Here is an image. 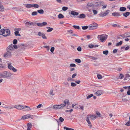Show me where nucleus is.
<instances>
[{
    "instance_id": "nucleus-2",
    "label": "nucleus",
    "mask_w": 130,
    "mask_h": 130,
    "mask_svg": "<svg viewBox=\"0 0 130 130\" xmlns=\"http://www.w3.org/2000/svg\"><path fill=\"white\" fill-rule=\"evenodd\" d=\"M64 104H62L60 105H58L60 109H62L63 107H64L67 104L68 105H69L70 103L69 102V100L68 99L65 100L64 101Z\"/></svg>"
},
{
    "instance_id": "nucleus-33",
    "label": "nucleus",
    "mask_w": 130,
    "mask_h": 130,
    "mask_svg": "<svg viewBox=\"0 0 130 130\" xmlns=\"http://www.w3.org/2000/svg\"><path fill=\"white\" fill-rule=\"evenodd\" d=\"M111 25L112 26L114 27H117L118 28H120L121 27V26L120 25H117L116 24H112Z\"/></svg>"
},
{
    "instance_id": "nucleus-60",
    "label": "nucleus",
    "mask_w": 130,
    "mask_h": 130,
    "mask_svg": "<svg viewBox=\"0 0 130 130\" xmlns=\"http://www.w3.org/2000/svg\"><path fill=\"white\" fill-rule=\"evenodd\" d=\"M70 66L71 67H74L76 66V65L74 64L71 63L70 64Z\"/></svg>"
},
{
    "instance_id": "nucleus-44",
    "label": "nucleus",
    "mask_w": 130,
    "mask_h": 130,
    "mask_svg": "<svg viewBox=\"0 0 130 130\" xmlns=\"http://www.w3.org/2000/svg\"><path fill=\"white\" fill-rule=\"evenodd\" d=\"M88 28V26H86L82 27V29L83 30H86Z\"/></svg>"
},
{
    "instance_id": "nucleus-25",
    "label": "nucleus",
    "mask_w": 130,
    "mask_h": 130,
    "mask_svg": "<svg viewBox=\"0 0 130 130\" xmlns=\"http://www.w3.org/2000/svg\"><path fill=\"white\" fill-rule=\"evenodd\" d=\"M4 8L3 5L0 4V11L3 12L4 11Z\"/></svg>"
},
{
    "instance_id": "nucleus-47",
    "label": "nucleus",
    "mask_w": 130,
    "mask_h": 130,
    "mask_svg": "<svg viewBox=\"0 0 130 130\" xmlns=\"http://www.w3.org/2000/svg\"><path fill=\"white\" fill-rule=\"evenodd\" d=\"M68 8L67 7L64 6L62 7V10L64 11H65L67 10Z\"/></svg>"
},
{
    "instance_id": "nucleus-7",
    "label": "nucleus",
    "mask_w": 130,
    "mask_h": 130,
    "mask_svg": "<svg viewBox=\"0 0 130 130\" xmlns=\"http://www.w3.org/2000/svg\"><path fill=\"white\" fill-rule=\"evenodd\" d=\"M109 12V10H107L105 12L100 13L99 15L100 17H104L107 15Z\"/></svg>"
},
{
    "instance_id": "nucleus-13",
    "label": "nucleus",
    "mask_w": 130,
    "mask_h": 130,
    "mask_svg": "<svg viewBox=\"0 0 130 130\" xmlns=\"http://www.w3.org/2000/svg\"><path fill=\"white\" fill-rule=\"evenodd\" d=\"M121 15L119 12H113L112 14V15L113 17H119Z\"/></svg>"
},
{
    "instance_id": "nucleus-4",
    "label": "nucleus",
    "mask_w": 130,
    "mask_h": 130,
    "mask_svg": "<svg viewBox=\"0 0 130 130\" xmlns=\"http://www.w3.org/2000/svg\"><path fill=\"white\" fill-rule=\"evenodd\" d=\"M7 65L8 68L9 69L12 70V71L14 72L17 71V70L12 66L11 63H7Z\"/></svg>"
},
{
    "instance_id": "nucleus-37",
    "label": "nucleus",
    "mask_w": 130,
    "mask_h": 130,
    "mask_svg": "<svg viewBox=\"0 0 130 130\" xmlns=\"http://www.w3.org/2000/svg\"><path fill=\"white\" fill-rule=\"evenodd\" d=\"M24 23L25 24V25L26 26L28 27L29 26L30 24L29 22H24Z\"/></svg>"
},
{
    "instance_id": "nucleus-26",
    "label": "nucleus",
    "mask_w": 130,
    "mask_h": 130,
    "mask_svg": "<svg viewBox=\"0 0 130 130\" xmlns=\"http://www.w3.org/2000/svg\"><path fill=\"white\" fill-rule=\"evenodd\" d=\"M97 117L94 115H90V117H89V118L93 120H94Z\"/></svg>"
},
{
    "instance_id": "nucleus-19",
    "label": "nucleus",
    "mask_w": 130,
    "mask_h": 130,
    "mask_svg": "<svg viewBox=\"0 0 130 130\" xmlns=\"http://www.w3.org/2000/svg\"><path fill=\"white\" fill-rule=\"evenodd\" d=\"M130 14V13L129 12H127L123 14V15L126 18Z\"/></svg>"
},
{
    "instance_id": "nucleus-45",
    "label": "nucleus",
    "mask_w": 130,
    "mask_h": 130,
    "mask_svg": "<svg viewBox=\"0 0 130 130\" xmlns=\"http://www.w3.org/2000/svg\"><path fill=\"white\" fill-rule=\"evenodd\" d=\"M96 9H93L92 11L94 14H96L98 13V11L95 10Z\"/></svg>"
},
{
    "instance_id": "nucleus-59",
    "label": "nucleus",
    "mask_w": 130,
    "mask_h": 130,
    "mask_svg": "<svg viewBox=\"0 0 130 130\" xmlns=\"http://www.w3.org/2000/svg\"><path fill=\"white\" fill-rule=\"evenodd\" d=\"M12 46L13 48L17 49L18 48V46L17 45L15 44H14V45H12Z\"/></svg>"
},
{
    "instance_id": "nucleus-14",
    "label": "nucleus",
    "mask_w": 130,
    "mask_h": 130,
    "mask_svg": "<svg viewBox=\"0 0 130 130\" xmlns=\"http://www.w3.org/2000/svg\"><path fill=\"white\" fill-rule=\"evenodd\" d=\"M30 115L29 114H27L23 116L22 118L21 119L24 120L30 118Z\"/></svg>"
},
{
    "instance_id": "nucleus-53",
    "label": "nucleus",
    "mask_w": 130,
    "mask_h": 130,
    "mask_svg": "<svg viewBox=\"0 0 130 130\" xmlns=\"http://www.w3.org/2000/svg\"><path fill=\"white\" fill-rule=\"evenodd\" d=\"M120 75L119 76L120 79H122L124 77V75H123V74H120Z\"/></svg>"
},
{
    "instance_id": "nucleus-24",
    "label": "nucleus",
    "mask_w": 130,
    "mask_h": 130,
    "mask_svg": "<svg viewBox=\"0 0 130 130\" xmlns=\"http://www.w3.org/2000/svg\"><path fill=\"white\" fill-rule=\"evenodd\" d=\"M24 109L25 108H27V109H25L24 110L26 111H29L31 109L29 107L26 106H24Z\"/></svg>"
},
{
    "instance_id": "nucleus-56",
    "label": "nucleus",
    "mask_w": 130,
    "mask_h": 130,
    "mask_svg": "<svg viewBox=\"0 0 130 130\" xmlns=\"http://www.w3.org/2000/svg\"><path fill=\"white\" fill-rule=\"evenodd\" d=\"M97 77L99 79H101L102 78V77L101 75L100 74L97 75Z\"/></svg>"
},
{
    "instance_id": "nucleus-57",
    "label": "nucleus",
    "mask_w": 130,
    "mask_h": 130,
    "mask_svg": "<svg viewBox=\"0 0 130 130\" xmlns=\"http://www.w3.org/2000/svg\"><path fill=\"white\" fill-rule=\"evenodd\" d=\"M53 91L52 90H51L50 92V94L51 95H55V94L53 93Z\"/></svg>"
},
{
    "instance_id": "nucleus-34",
    "label": "nucleus",
    "mask_w": 130,
    "mask_h": 130,
    "mask_svg": "<svg viewBox=\"0 0 130 130\" xmlns=\"http://www.w3.org/2000/svg\"><path fill=\"white\" fill-rule=\"evenodd\" d=\"M64 17V16L61 14L60 13L58 15V18L59 19L63 18Z\"/></svg>"
},
{
    "instance_id": "nucleus-29",
    "label": "nucleus",
    "mask_w": 130,
    "mask_h": 130,
    "mask_svg": "<svg viewBox=\"0 0 130 130\" xmlns=\"http://www.w3.org/2000/svg\"><path fill=\"white\" fill-rule=\"evenodd\" d=\"M122 41H121L117 43L116 44L115 46H118L121 45H122Z\"/></svg>"
},
{
    "instance_id": "nucleus-17",
    "label": "nucleus",
    "mask_w": 130,
    "mask_h": 130,
    "mask_svg": "<svg viewBox=\"0 0 130 130\" xmlns=\"http://www.w3.org/2000/svg\"><path fill=\"white\" fill-rule=\"evenodd\" d=\"M102 91L101 90L98 91L95 93L96 95L97 96L100 95L102 94Z\"/></svg>"
},
{
    "instance_id": "nucleus-54",
    "label": "nucleus",
    "mask_w": 130,
    "mask_h": 130,
    "mask_svg": "<svg viewBox=\"0 0 130 130\" xmlns=\"http://www.w3.org/2000/svg\"><path fill=\"white\" fill-rule=\"evenodd\" d=\"M42 26H45L47 25V23L46 22H44L43 23H41Z\"/></svg>"
},
{
    "instance_id": "nucleus-49",
    "label": "nucleus",
    "mask_w": 130,
    "mask_h": 130,
    "mask_svg": "<svg viewBox=\"0 0 130 130\" xmlns=\"http://www.w3.org/2000/svg\"><path fill=\"white\" fill-rule=\"evenodd\" d=\"M41 36L43 39H47L46 37L45 36V34L43 33V34Z\"/></svg>"
},
{
    "instance_id": "nucleus-51",
    "label": "nucleus",
    "mask_w": 130,
    "mask_h": 130,
    "mask_svg": "<svg viewBox=\"0 0 130 130\" xmlns=\"http://www.w3.org/2000/svg\"><path fill=\"white\" fill-rule=\"evenodd\" d=\"M90 59L93 60H96L98 59V58L96 57H95L94 56H91Z\"/></svg>"
},
{
    "instance_id": "nucleus-43",
    "label": "nucleus",
    "mask_w": 130,
    "mask_h": 130,
    "mask_svg": "<svg viewBox=\"0 0 130 130\" xmlns=\"http://www.w3.org/2000/svg\"><path fill=\"white\" fill-rule=\"evenodd\" d=\"M89 117H87V118L86 119V121L89 124H91V122L89 120Z\"/></svg>"
},
{
    "instance_id": "nucleus-15",
    "label": "nucleus",
    "mask_w": 130,
    "mask_h": 130,
    "mask_svg": "<svg viewBox=\"0 0 130 130\" xmlns=\"http://www.w3.org/2000/svg\"><path fill=\"white\" fill-rule=\"evenodd\" d=\"M71 14V15H73V16H77L78 15V13L74 11H72L70 13H69V14Z\"/></svg>"
},
{
    "instance_id": "nucleus-10",
    "label": "nucleus",
    "mask_w": 130,
    "mask_h": 130,
    "mask_svg": "<svg viewBox=\"0 0 130 130\" xmlns=\"http://www.w3.org/2000/svg\"><path fill=\"white\" fill-rule=\"evenodd\" d=\"M10 30L8 29H4V32L3 36L6 37L10 35Z\"/></svg>"
},
{
    "instance_id": "nucleus-41",
    "label": "nucleus",
    "mask_w": 130,
    "mask_h": 130,
    "mask_svg": "<svg viewBox=\"0 0 130 130\" xmlns=\"http://www.w3.org/2000/svg\"><path fill=\"white\" fill-rule=\"evenodd\" d=\"M75 61L76 62L78 63H79L81 62L80 60L79 59H75Z\"/></svg>"
},
{
    "instance_id": "nucleus-55",
    "label": "nucleus",
    "mask_w": 130,
    "mask_h": 130,
    "mask_svg": "<svg viewBox=\"0 0 130 130\" xmlns=\"http://www.w3.org/2000/svg\"><path fill=\"white\" fill-rule=\"evenodd\" d=\"M59 120L61 122H63L64 120V119L61 117H60L59 118Z\"/></svg>"
},
{
    "instance_id": "nucleus-42",
    "label": "nucleus",
    "mask_w": 130,
    "mask_h": 130,
    "mask_svg": "<svg viewBox=\"0 0 130 130\" xmlns=\"http://www.w3.org/2000/svg\"><path fill=\"white\" fill-rule=\"evenodd\" d=\"M37 14L38 13L37 11H34L32 12L31 14L32 16H35L37 15Z\"/></svg>"
},
{
    "instance_id": "nucleus-23",
    "label": "nucleus",
    "mask_w": 130,
    "mask_h": 130,
    "mask_svg": "<svg viewBox=\"0 0 130 130\" xmlns=\"http://www.w3.org/2000/svg\"><path fill=\"white\" fill-rule=\"evenodd\" d=\"M46 28L48 29V30H46V31L47 32H51L53 29V28H51L50 27H47Z\"/></svg>"
},
{
    "instance_id": "nucleus-9",
    "label": "nucleus",
    "mask_w": 130,
    "mask_h": 130,
    "mask_svg": "<svg viewBox=\"0 0 130 130\" xmlns=\"http://www.w3.org/2000/svg\"><path fill=\"white\" fill-rule=\"evenodd\" d=\"M3 78H7L10 76L12 75L11 73L8 72H5L3 74Z\"/></svg>"
},
{
    "instance_id": "nucleus-52",
    "label": "nucleus",
    "mask_w": 130,
    "mask_h": 130,
    "mask_svg": "<svg viewBox=\"0 0 130 130\" xmlns=\"http://www.w3.org/2000/svg\"><path fill=\"white\" fill-rule=\"evenodd\" d=\"M17 42V40L16 39H14L13 40V44H16Z\"/></svg>"
},
{
    "instance_id": "nucleus-5",
    "label": "nucleus",
    "mask_w": 130,
    "mask_h": 130,
    "mask_svg": "<svg viewBox=\"0 0 130 130\" xmlns=\"http://www.w3.org/2000/svg\"><path fill=\"white\" fill-rule=\"evenodd\" d=\"M24 106H22L19 105H16L14 106H12L10 107V108H16L18 110H22L24 109Z\"/></svg>"
},
{
    "instance_id": "nucleus-64",
    "label": "nucleus",
    "mask_w": 130,
    "mask_h": 130,
    "mask_svg": "<svg viewBox=\"0 0 130 130\" xmlns=\"http://www.w3.org/2000/svg\"><path fill=\"white\" fill-rule=\"evenodd\" d=\"M37 25L38 26L40 27H42V25L41 23H38L37 24Z\"/></svg>"
},
{
    "instance_id": "nucleus-63",
    "label": "nucleus",
    "mask_w": 130,
    "mask_h": 130,
    "mask_svg": "<svg viewBox=\"0 0 130 130\" xmlns=\"http://www.w3.org/2000/svg\"><path fill=\"white\" fill-rule=\"evenodd\" d=\"M42 34L43 33L40 32H38V35L39 36H41Z\"/></svg>"
},
{
    "instance_id": "nucleus-31",
    "label": "nucleus",
    "mask_w": 130,
    "mask_h": 130,
    "mask_svg": "<svg viewBox=\"0 0 130 130\" xmlns=\"http://www.w3.org/2000/svg\"><path fill=\"white\" fill-rule=\"evenodd\" d=\"M73 78H71V77H69L67 79V80L68 82H73L74 81V79H72Z\"/></svg>"
},
{
    "instance_id": "nucleus-22",
    "label": "nucleus",
    "mask_w": 130,
    "mask_h": 130,
    "mask_svg": "<svg viewBox=\"0 0 130 130\" xmlns=\"http://www.w3.org/2000/svg\"><path fill=\"white\" fill-rule=\"evenodd\" d=\"M27 126L28 127L27 130H31L30 128L32 127V124L30 123H28L27 124Z\"/></svg>"
},
{
    "instance_id": "nucleus-8",
    "label": "nucleus",
    "mask_w": 130,
    "mask_h": 130,
    "mask_svg": "<svg viewBox=\"0 0 130 130\" xmlns=\"http://www.w3.org/2000/svg\"><path fill=\"white\" fill-rule=\"evenodd\" d=\"M11 55V52L10 51H7V52L5 53L4 54L3 56L5 58H7L10 57Z\"/></svg>"
},
{
    "instance_id": "nucleus-11",
    "label": "nucleus",
    "mask_w": 130,
    "mask_h": 130,
    "mask_svg": "<svg viewBox=\"0 0 130 130\" xmlns=\"http://www.w3.org/2000/svg\"><path fill=\"white\" fill-rule=\"evenodd\" d=\"M13 50L14 48L12 46V44L9 45L7 48V51H10L11 52Z\"/></svg>"
},
{
    "instance_id": "nucleus-48",
    "label": "nucleus",
    "mask_w": 130,
    "mask_h": 130,
    "mask_svg": "<svg viewBox=\"0 0 130 130\" xmlns=\"http://www.w3.org/2000/svg\"><path fill=\"white\" fill-rule=\"evenodd\" d=\"M76 85V83H74L73 82L71 83V86L72 87H75Z\"/></svg>"
},
{
    "instance_id": "nucleus-36",
    "label": "nucleus",
    "mask_w": 130,
    "mask_h": 130,
    "mask_svg": "<svg viewBox=\"0 0 130 130\" xmlns=\"http://www.w3.org/2000/svg\"><path fill=\"white\" fill-rule=\"evenodd\" d=\"M64 129L66 130H74L73 129L68 128L67 127H64Z\"/></svg>"
},
{
    "instance_id": "nucleus-38",
    "label": "nucleus",
    "mask_w": 130,
    "mask_h": 130,
    "mask_svg": "<svg viewBox=\"0 0 130 130\" xmlns=\"http://www.w3.org/2000/svg\"><path fill=\"white\" fill-rule=\"evenodd\" d=\"M108 53V50H106L105 51H104L103 52V53L105 55H107Z\"/></svg>"
},
{
    "instance_id": "nucleus-16",
    "label": "nucleus",
    "mask_w": 130,
    "mask_h": 130,
    "mask_svg": "<svg viewBox=\"0 0 130 130\" xmlns=\"http://www.w3.org/2000/svg\"><path fill=\"white\" fill-rule=\"evenodd\" d=\"M98 46V45H94L93 44H90L88 45V47L90 48H93V47H96Z\"/></svg>"
},
{
    "instance_id": "nucleus-50",
    "label": "nucleus",
    "mask_w": 130,
    "mask_h": 130,
    "mask_svg": "<svg viewBox=\"0 0 130 130\" xmlns=\"http://www.w3.org/2000/svg\"><path fill=\"white\" fill-rule=\"evenodd\" d=\"M55 49V48L53 47H52L51 48V49L50 50V51L52 53H53Z\"/></svg>"
},
{
    "instance_id": "nucleus-39",
    "label": "nucleus",
    "mask_w": 130,
    "mask_h": 130,
    "mask_svg": "<svg viewBox=\"0 0 130 130\" xmlns=\"http://www.w3.org/2000/svg\"><path fill=\"white\" fill-rule=\"evenodd\" d=\"M73 27L75 29H80V27L79 26L74 25L73 26Z\"/></svg>"
},
{
    "instance_id": "nucleus-46",
    "label": "nucleus",
    "mask_w": 130,
    "mask_h": 130,
    "mask_svg": "<svg viewBox=\"0 0 130 130\" xmlns=\"http://www.w3.org/2000/svg\"><path fill=\"white\" fill-rule=\"evenodd\" d=\"M93 96V94H91L90 95H88V96H87V99H89Z\"/></svg>"
},
{
    "instance_id": "nucleus-40",
    "label": "nucleus",
    "mask_w": 130,
    "mask_h": 130,
    "mask_svg": "<svg viewBox=\"0 0 130 130\" xmlns=\"http://www.w3.org/2000/svg\"><path fill=\"white\" fill-rule=\"evenodd\" d=\"M29 22L30 25H33V26H35L36 25V23H35L33 22Z\"/></svg>"
},
{
    "instance_id": "nucleus-12",
    "label": "nucleus",
    "mask_w": 130,
    "mask_h": 130,
    "mask_svg": "<svg viewBox=\"0 0 130 130\" xmlns=\"http://www.w3.org/2000/svg\"><path fill=\"white\" fill-rule=\"evenodd\" d=\"M120 36L124 38L130 37V32H126L123 35V36L120 35Z\"/></svg>"
},
{
    "instance_id": "nucleus-58",
    "label": "nucleus",
    "mask_w": 130,
    "mask_h": 130,
    "mask_svg": "<svg viewBox=\"0 0 130 130\" xmlns=\"http://www.w3.org/2000/svg\"><path fill=\"white\" fill-rule=\"evenodd\" d=\"M118 51V50L117 49H116L113 50V53H116Z\"/></svg>"
},
{
    "instance_id": "nucleus-62",
    "label": "nucleus",
    "mask_w": 130,
    "mask_h": 130,
    "mask_svg": "<svg viewBox=\"0 0 130 130\" xmlns=\"http://www.w3.org/2000/svg\"><path fill=\"white\" fill-rule=\"evenodd\" d=\"M125 125L128 126H130V122H127L125 124Z\"/></svg>"
},
{
    "instance_id": "nucleus-28",
    "label": "nucleus",
    "mask_w": 130,
    "mask_h": 130,
    "mask_svg": "<svg viewBox=\"0 0 130 130\" xmlns=\"http://www.w3.org/2000/svg\"><path fill=\"white\" fill-rule=\"evenodd\" d=\"M37 12L40 14H43L44 12V11L43 9H41L37 10Z\"/></svg>"
},
{
    "instance_id": "nucleus-61",
    "label": "nucleus",
    "mask_w": 130,
    "mask_h": 130,
    "mask_svg": "<svg viewBox=\"0 0 130 130\" xmlns=\"http://www.w3.org/2000/svg\"><path fill=\"white\" fill-rule=\"evenodd\" d=\"M80 81L79 80H78L75 81V82L76 83V84H79L80 83Z\"/></svg>"
},
{
    "instance_id": "nucleus-6",
    "label": "nucleus",
    "mask_w": 130,
    "mask_h": 130,
    "mask_svg": "<svg viewBox=\"0 0 130 130\" xmlns=\"http://www.w3.org/2000/svg\"><path fill=\"white\" fill-rule=\"evenodd\" d=\"M98 27V25L95 23V24H91L89 26V29L90 30H92L96 29Z\"/></svg>"
},
{
    "instance_id": "nucleus-21",
    "label": "nucleus",
    "mask_w": 130,
    "mask_h": 130,
    "mask_svg": "<svg viewBox=\"0 0 130 130\" xmlns=\"http://www.w3.org/2000/svg\"><path fill=\"white\" fill-rule=\"evenodd\" d=\"M24 5H25V7L27 8H30L32 7V4H24Z\"/></svg>"
},
{
    "instance_id": "nucleus-20",
    "label": "nucleus",
    "mask_w": 130,
    "mask_h": 130,
    "mask_svg": "<svg viewBox=\"0 0 130 130\" xmlns=\"http://www.w3.org/2000/svg\"><path fill=\"white\" fill-rule=\"evenodd\" d=\"M85 17V15L83 13L81 14L78 16L77 17L79 18L83 19Z\"/></svg>"
},
{
    "instance_id": "nucleus-27",
    "label": "nucleus",
    "mask_w": 130,
    "mask_h": 130,
    "mask_svg": "<svg viewBox=\"0 0 130 130\" xmlns=\"http://www.w3.org/2000/svg\"><path fill=\"white\" fill-rule=\"evenodd\" d=\"M126 10V8L125 7H121L120 8L119 10L121 11H124Z\"/></svg>"
},
{
    "instance_id": "nucleus-30",
    "label": "nucleus",
    "mask_w": 130,
    "mask_h": 130,
    "mask_svg": "<svg viewBox=\"0 0 130 130\" xmlns=\"http://www.w3.org/2000/svg\"><path fill=\"white\" fill-rule=\"evenodd\" d=\"M39 7L38 5L36 4H32V7H34L35 8H38Z\"/></svg>"
},
{
    "instance_id": "nucleus-3",
    "label": "nucleus",
    "mask_w": 130,
    "mask_h": 130,
    "mask_svg": "<svg viewBox=\"0 0 130 130\" xmlns=\"http://www.w3.org/2000/svg\"><path fill=\"white\" fill-rule=\"evenodd\" d=\"M97 38L98 39H99L101 41L103 42L104 40H106L107 37V35H98Z\"/></svg>"
},
{
    "instance_id": "nucleus-1",
    "label": "nucleus",
    "mask_w": 130,
    "mask_h": 130,
    "mask_svg": "<svg viewBox=\"0 0 130 130\" xmlns=\"http://www.w3.org/2000/svg\"><path fill=\"white\" fill-rule=\"evenodd\" d=\"M100 5V4L98 3L94 2H89L88 3L87 5V8L89 9V11L90 12L91 9H90V7H91L92 9H98V7Z\"/></svg>"
},
{
    "instance_id": "nucleus-35",
    "label": "nucleus",
    "mask_w": 130,
    "mask_h": 130,
    "mask_svg": "<svg viewBox=\"0 0 130 130\" xmlns=\"http://www.w3.org/2000/svg\"><path fill=\"white\" fill-rule=\"evenodd\" d=\"M19 32L18 31H15L14 32V34L16 36H21V35L20 34H19Z\"/></svg>"
},
{
    "instance_id": "nucleus-32",
    "label": "nucleus",
    "mask_w": 130,
    "mask_h": 130,
    "mask_svg": "<svg viewBox=\"0 0 130 130\" xmlns=\"http://www.w3.org/2000/svg\"><path fill=\"white\" fill-rule=\"evenodd\" d=\"M4 32V29L0 30V35H2L3 36Z\"/></svg>"
},
{
    "instance_id": "nucleus-18",
    "label": "nucleus",
    "mask_w": 130,
    "mask_h": 130,
    "mask_svg": "<svg viewBox=\"0 0 130 130\" xmlns=\"http://www.w3.org/2000/svg\"><path fill=\"white\" fill-rule=\"evenodd\" d=\"M59 106L58 105H54L53 107V108L55 110H58L60 109Z\"/></svg>"
}]
</instances>
